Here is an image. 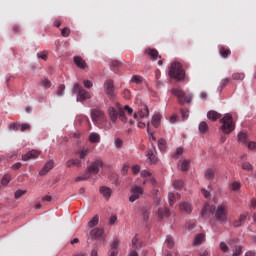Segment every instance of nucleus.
I'll use <instances>...</instances> for the list:
<instances>
[{
    "instance_id": "39",
    "label": "nucleus",
    "mask_w": 256,
    "mask_h": 256,
    "mask_svg": "<svg viewBox=\"0 0 256 256\" xmlns=\"http://www.w3.org/2000/svg\"><path fill=\"white\" fill-rule=\"evenodd\" d=\"M166 245L169 249H173V247H175V241L173 240V237L171 236L166 237Z\"/></svg>"
},
{
    "instance_id": "11",
    "label": "nucleus",
    "mask_w": 256,
    "mask_h": 256,
    "mask_svg": "<svg viewBox=\"0 0 256 256\" xmlns=\"http://www.w3.org/2000/svg\"><path fill=\"white\" fill-rule=\"evenodd\" d=\"M99 193L106 199V201H109L111 199V195H113V190L107 186H101L99 188Z\"/></svg>"
},
{
    "instance_id": "28",
    "label": "nucleus",
    "mask_w": 256,
    "mask_h": 256,
    "mask_svg": "<svg viewBox=\"0 0 256 256\" xmlns=\"http://www.w3.org/2000/svg\"><path fill=\"white\" fill-rule=\"evenodd\" d=\"M89 141L90 143H99V141H101V137L99 134L92 132L89 136Z\"/></svg>"
},
{
    "instance_id": "45",
    "label": "nucleus",
    "mask_w": 256,
    "mask_h": 256,
    "mask_svg": "<svg viewBox=\"0 0 256 256\" xmlns=\"http://www.w3.org/2000/svg\"><path fill=\"white\" fill-rule=\"evenodd\" d=\"M26 194H27V190H16V192L14 194V198L21 199V196L26 195Z\"/></svg>"
},
{
    "instance_id": "34",
    "label": "nucleus",
    "mask_w": 256,
    "mask_h": 256,
    "mask_svg": "<svg viewBox=\"0 0 256 256\" xmlns=\"http://www.w3.org/2000/svg\"><path fill=\"white\" fill-rule=\"evenodd\" d=\"M159 123H161V115L156 114L152 118V125L157 129V127H159Z\"/></svg>"
},
{
    "instance_id": "31",
    "label": "nucleus",
    "mask_w": 256,
    "mask_h": 256,
    "mask_svg": "<svg viewBox=\"0 0 256 256\" xmlns=\"http://www.w3.org/2000/svg\"><path fill=\"white\" fill-rule=\"evenodd\" d=\"M230 83H231V78H225L221 80L220 86L218 88L219 91H223V89H225V87H227Z\"/></svg>"
},
{
    "instance_id": "14",
    "label": "nucleus",
    "mask_w": 256,
    "mask_h": 256,
    "mask_svg": "<svg viewBox=\"0 0 256 256\" xmlns=\"http://www.w3.org/2000/svg\"><path fill=\"white\" fill-rule=\"evenodd\" d=\"M171 215L169 208H159L157 211V217L159 221H163V219H167Z\"/></svg>"
},
{
    "instance_id": "42",
    "label": "nucleus",
    "mask_w": 256,
    "mask_h": 256,
    "mask_svg": "<svg viewBox=\"0 0 256 256\" xmlns=\"http://www.w3.org/2000/svg\"><path fill=\"white\" fill-rule=\"evenodd\" d=\"M10 181H11V175L6 174L1 179V185H9Z\"/></svg>"
},
{
    "instance_id": "51",
    "label": "nucleus",
    "mask_w": 256,
    "mask_h": 256,
    "mask_svg": "<svg viewBox=\"0 0 256 256\" xmlns=\"http://www.w3.org/2000/svg\"><path fill=\"white\" fill-rule=\"evenodd\" d=\"M173 186H174L175 189H182L183 188V181L176 180V181H174Z\"/></svg>"
},
{
    "instance_id": "6",
    "label": "nucleus",
    "mask_w": 256,
    "mask_h": 256,
    "mask_svg": "<svg viewBox=\"0 0 256 256\" xmlns=\"http://www.w3.org/2000/svg\"><path fill=\"white\" fill-rule=\"evenodd\" d=\"M73 93H76L77 101L83 103V101H87V99H91L93 94L89 93L87 90L83 89L79 84H74Z\"/></svg>"
},
{
    "instance_id": "38",
    "label": "nucleus",
    "mask_w": 256,
    "mask_h": 256,
    "mask_svg": "<svg viewBox=\"0 0 256 256\" xmlns=\"http://www.w3.org/2000/svg\"><path fill=\"white\" fill-rule=\"evenodd\" d=\"M8 129L10 131H19L21 129V124H19L18 122H14V123H11L9 126H8Z\"/></svg>"
},
{
    "instance_id": "1",
    "label": "nucleus",
    "mask_w": 256,
    "mask_h": 256,
    "mask_svg": "<svg viewBox=\"0 0 256 256\" xmlns=\"http://www.w3.org/2000/svg\"><path fill=\"white\" fill-rule=\"evenodd\" d=\"M101 167H103V161L99 159L95 160L86 168V172L82 176L75 178V182L79 183V181H87V179H90L91 175H97Z\"/></svg>"
},
{
    "instance_id": "35",
    "label": "nucleus",
    "mask_w": 256,
    "mask_h": 256,
    "mask_svg": "<svg viewBox=\"0 0 256 256\" xmlns=\"http://www.w3.org/2000/svg\"><path fill=\"white\" fill-rule=\"evenodd\" d=\"M80 159H85L87 155H89V148H82L80 151L77 152Z\"/></svg>"
},
{
    "instance_id": "26",
    "label": "nucleus",
    "mask_w": 256,
    "mask_h": 256,
    "mask_svg": "<svg viewBox=\"0 0 256 256\" xmlns=\"http://www.w3.org/2000/svg\"><path fill=\"white\" fill-rule=\"evenodd\" d=\"M189 160H183L180 161L178 164L179 169H181L182 171H189Z\"/></svg>"
},
{
    "instance_id": "3",
    "label": "nucleus",
    "mask_w": 256,
    "mask_h": 256,
    "mask_svg": "<svg viewBox=\"0 0 256 256\" xmlns=\"http://www.w3.org/2000/svg\"><path fill=\"white\" fill-rule=\"evenodd\" d=\"M220 123H222L221 130L225 135H229L232 131H235V123L233 122V116L231 114H225L222 119H220Z\"/></svg>"
},
{
    "instance_id": "32",
    "label": "nucleus",
    "mask_w": 256,
    "mask_h": 256,
    "mask_svg": "<svg viewBox=\"0 0 256 256\" xmlns=\"http://www.w3.org/2000/svg\"><path fill=\"white\" fill-rule=\"evenodd\" d=\"M199 131L203 134L207 133L209 131V125H207V122L202 121L199 124Z\"/></svg>"
},
{
    "instance_id": "27",
    "label": "nucleus",
    "mask_w": 256,
    "mask_h": 256,
    "mask_svg": "<svg viewBox=\"0 0 256 256\" xmlns=\"http://www.w3.org/2000/svg\"><path fill=\"white\" fill-rule=\"evenodd\" d=\"M241 190V183L234 181L230 184V191H234L235 193Z\"/></svg>"
},
{
    "instance_id": "30",
    "label": "nucleus",
    "mask_w": 256,
    "mask_h": 256,
    "mask_svg": "<svg viewBox=\"0 0 256 256\" xmlns=\"http://www.w3.org/2000/svg\"><path fill=\"white\" fill-rule=\"evenodd\" d=\"M205 241V234H198L194 238V245H201Z\"/></svg>"
},
{
    "instance_id": "59",
    "label": "nucleus",
    "mask_w": 256,
    "mask_h": 256,
    "mask_svg": "<svg viewBox=\"0 0 256 256\" xmlns=\"http://www.w3.org/2000/svg\"><path fill=\"white\" fill-rule=\"evenodd\" d=\"M122 95L124 99H131V91L127 89L123 91Z\"/></svg>"
},
{
    "instance_id": "33",
    "label": "nucleus",
    "mask_w": 256,
    "mask_h": 256,
    "mask_svg": "<svg viewBox=\"0 0 256 256\" xmlns=\"http://www.w3.org/2000/svg\"><path fill=\"white\" fill-rule=\"evenodd\" d=\"M96 225H99V216L95 215L89 222L88 227L93 228L96 227Z\"/></svg>"
},
{
    "instance_id": "9",
    "label": "nucleus",
    "mask_w": 256,
    "mask_h": 256,
    "mask_svg": "<svg viewBox=\"0 0 256 256\" xmlns=\"http://www.w3.org/2000/svg\"><path fill=\"white\" fill-rule=\"evenodd\" d=\"M145 117H149V107H147V105L142 106V108L133 115V119H136V121L145 119Z\"/></svg>"
},
{
    "instance_id": "47",
    "label": "nucleus",
    "mask_w": 256,
    "mask_h": 256,
    "mask_svg": "<svg viewBox=\"0 0 256 256\" xmlns=\"http://www.w3.org/2000/svg\"><path fill=\"white\" fill-rule=\"evenodd\" d=\"M243 253V246H236L232 256H240Z\"/></svg>"
},
{
    "instance_id": "58",
    "label": "nucleus",
    "mask_w": 256,
    "mask_h": 256,
    "mask_svg": "<svg viewBox=\"0 0 256 256\" xmlns=\"http://www.w3.org/2000/svg\"><path fill=\"white\" fill-rule=\"evenodd\" d=\"M115 147H117V149H121V147H123V140H121L120 138H117L115 140Z\"/></svg>"
},
{
    "instance_id": "5",
    "label": "nucleus",
    "mask_w": 256,
    "mask_h": 256,
    "mask_svg": "<svg viewBox=\"0 0 256 256\" xmlns=\"http://www.w3.org/2000/svg\"><path fill=\"white\" fill-rule=\"evenodd\" d=\"M171 93L177 97L178 103L181 105H183V103H191V101H193V94H185V92L179 88H173Z\"/></svg>"
},
{
    "instance_id": "29",
    "label": "nucleus",
    "mask_w": 256,
    "mask_h": 256,
    "mask_svg": "<svg viewBox=\"0 0 256 256\" xmlns=\"http://www.w3.org/2000/svg\"><path fill=\"white\" fill-rule=\"evenodd\" d=\"M147 157H148L149 163H157V156H155V153L153 152V150H148Z\"/></svg>"
},
{
    "instance_id": "23",
    "label": "nucleus",
    "mask_w": 256,
    "mask_h": 256,
    "mask_svg": "<svg viewBox=\"0 0 256 256\" xmlns=\"http://www.w3.org/2000/svg\"><path fill=\"white\" fill-rule=\"evenodd\" d=\"M219 53H220L221 57H223V59H227V57H229V55H231V50L225 46H221L219 49Z\"/></svg>"
},
{
    "instance_id": "62",
    "label": "nucleus",
    "mask_w": 256,
    "mask_h": 256,
    "mask_svg": "<svg viewBox=\"0 0 256 256\" xmlns=\"http://www.w3.org/2000/svg\"><path fill=\"white\" fill-rule=\"evenodd\" d=\"M141 175H142V177H145V179H147V177H151V172H149L147 170H142Z\"/></svg>"
},
{
    "instance_id": "53",
    "label": "nucleus",
    "mask_w": 256,
    "mask_h": 256,
    "mask_svg": "<svg viewBox=\"0 0 256 256\" xmlns=\"http://www.w3.org/2000/svg\"><path fill=\"white\" fill-rule=\"evenodd\" d=\"M179 155H183V148H181V147L177 148L176 153L173 154L172 157L174 159H178Z\"/></svg>"
},
{
    "instance_id": "36",
    "label": "nucleus",
    "mask_w": 256,
    "mask_h": 256,
    "mask_svg": "<svg viewBox=\"0 0 256 256\" xmlns=\"http://www.w3.org/2000/svg\"><path fill=\"white\" fill-rule=\"evenodd\" d=\"M215 177V172L212 169H208L205 172V179H208V181H213Z\"/></svg>"
},
{
    "instance_id": "2",
    "label": "nucleus",
    "mask_w": 256,
    "mask_h": 256,
    "mask_svg": "<svg viewBox=\"0 0 256 256\" xmlns=\"http://www.w3.org/2000/svg\"><path fill=\"white\" fill-rule=\"evenodd\" d=\"M169 76L171 79H176V81H183L185 79V70L179 62H173L169 69Z\"/></svg>"
},
{
    "instance_id": "20",
    "label": "nucleus",
    "mask_w": 256,
    "mask_h": 256,
    "mask_svg": "<svg viewBox=\"0 0 256 256\" xmlns=\"http://www.w3.org/2000/svg\"><path fill=\"white\" fill-rule=\"evenodd\" d=\"M119 247V240L115 239L113 240L111 244L110 254L109 256H117L119 255V251H117V248Z\"/></svg>"
},
{
    "instance_id": "13",
    "label": "nucleus",
    "mask_w": 256,
    "mask_h": 256,
    "mask_svg": "<svg viewBox=\"0 0 256 256\" xmlns=\"http://www.w3.org/2000/svg\"><path fill=\"white\" fill-rule=\"evenodd\" d=\"M41 155V152L37 150H31L28 153L22 155V161H29V159H37Z\"/></svg>"
},
{
    "instance_id": "55",
    "label": "nucleus",
    "mask_w": 256,
    "mask_h": 256,
    "mask_svg": "<svg viewBox=\"0 0 256 256\" xmlns=\"http://www.w3.org/2000/svg\"><path fill=\"white\" fill-rule=\"evenodd\" d=\"M220 249L223 251V253H227V251H229V246H227L225 242H221Z\"/></svg>"
},
{
    "instance_id": "17",
    "label": "nucleus",
    "mask_w": 256,
    "mask_h": 256,
    "mask_svg": "<svg viewBox=\"0 0 256 256\" xmlns=\"http://www.w3.org/2000/svg\"><path fill=\"white\" fill-rule=\"evenodd\" d=\"M145 53L153 59V61H157V59H161V56H159V52L157 49L148 48L145 50Z\"/></svg>"
},
{
    "instance_id": "57",
    "label": "nucleus",
    "mask_w": 256,
    "mask_h": 256,
    "mask_svg": "<svg viewBox=\"0 0 256 256\" xmlns=\"http://www.w3.org/2000/svg\"><path fill=\"white\" fill-rule=\"evenodd\" d=\"M168 199H169L170 205H173L175 203V193H169Z\"/></svg>"
},
{
    "instance_id": "40",
    "label": "nucleus",
    "mask_w": 256,
    "mask_h": 256,
    "mask_svg": "<svg viewBox=\"0 0 256 256\" xmlns=\"http://www.w3.org/2000/svg\"><path fill=\"white\" fill-rule=\"evenodd\" d=\"M241 168L244 170V171H253V165H251V163L249 162H243L241 164Z\"/></svg>"
},
{
    "instance_id": "7",
    "label": "nucleus",
    "mask_w": 256,
    "mask_h": 256,
    "mask_svg": "<svg viewBox=\"0 0 256 256\" xmlns=\"http://www.w3.org/2000/svg\"><path fill=\"white\" fill-rule=\"evenodd\" d=\"M104 91L109 99L115 98V85L113 80H106L104 83Z\"/></svg>"
},
{
    "instance_id": "63",
    "label": "nucleus",
    "mask_w": 256,
    "mask_h": 256,
    "mask_svg": "<svg viewBox=\"0 0 256 256\" xmlns=\"http://www.w3.org/2000/svg\"><path fill=\"white\" fill-rule=\"evenodd\" d=\"M124 111H127L128 115H133V108L129 107V105L124 106Z\"/></svg>"
},
{
    "instance_id": "22",
    "label": "nucleus",
    "mask_w": 256,
    "mask_h": 256,
    "mask_svg": "<svg viewBox=\"0 0 256 256\" xmlns=\"http://www.w3.org/2000/svg\"><path fill=\"white\" fill-rule=\"evenodd\" d=\"M74 63L79 67V69H85V67H87V64L83 61V58L79 56L74 57Z\"/></svg>"
},
{
    "instance_id": "37",
    "label": "nucleus",
    "mask_w": 256,
    "mask_h": 256,
    "mask_svg": "<svg viewBox=\"0 0 256 256\" xmlns=\"http://www.w3.org/2000/svg\"><path fill=\"white\" fill-rule=\"evenodd\" d=\"M232 79L234 81H243L245 79V74L244 73H234V74H232Z\"/></svg>"
},
{
    "instance_id": "52",
    "label": "nucleus",
    "mask_w": 256,
    "mask_h": 256,
    "mask_svg": "<svg viewBox=\"0 0 256 256\" xmlns=\"http://www.w3.org/2000/svg\"><path fill=\"white\" fill-rule=\"evenodd\" d=\"M131 81H132V83L139 84V83H141V81H143V77L135 75L132 77Z\"/></svg>"
},
{
    "instance_id": "16",
    "label": "nucleus",
    "mask_w": 256,
    "mask_h": 256,
    "mask_svg": "<svg viewBox=\"0 0 256 256\" xmlns=\"http://www.w3.org/2000/svg\"><path fill=\"white\" fill-rule=\"evenodd\" d=\"M54 167L53 160L48 161L44 167L39 171V175L44 176L50 172L51 169Z\"/></svg>"
},
{
    "instance_id": "44",
    "label": "nucleus",
    "mask_w": 256,
    "mask_h": 256,
    "mask_svg": "<svg viewBox=\"0 0 256 256\" xmlns=\"http://www.w3.org/2000/svg\"><path fill=\"white\" fill-rule=\"evenodd\" d=\"M139 237L136 235L132 238V247L134 249H139V247H141L139 244Z\"/></svg>"
},
{
    "instance_id": "24",
    "label": "nucleus",
    "mask_w": 256,
    "mask_h": 256,
    "mask_svg": "<svg viewBox=\"0 0 256 256\" xmlns=\"http://www.w3.org/2000/svg\"><path fill=\"white\" fill-rule=\"evenodd\" d=\"M238 141H239V143H242L243 145H247L249 143V138L247 137V133L240 132L238 134Z\"/></svg>"
},
{
    "instance_id": "4",
    "label": "nucleus",
    "mask_w": 256,
    "mask_h": 256,
    "mask_svg": "<svg viewBox=\"0 0 256 256\" xmlns=\"http://www.w3.org/2000/svg\"><path fill=\"white\" fill-rule=\"evenodd\" d=\"M227 211H228V207H227V204L225 203H222L217 208L214 206L213 213L218 223H225L227 221Z\"/></svg>"
},
{
    "instance_id": "49",
    "label": "nucleus",
    "mask_w": 256,
    "mask_h": 256,
    "mask_svg": "<svg viewBox=\"0 0 256 256\" xmlns=\"http://www.w3.org/2000/svg\"><path fill=\"white\" fill-rule=\"evenodd\" d=\"M61 35L62 37H69V35H71V29H69V27L63 28L61 31Z\"/></svg>"
},
{
    "instance_id": "41",
    "label": "nucleus",
    "mask_w": 256,
    "mask_h": 256,
    "mask_svg": "<svg viewBox=\"0 0 256 256\" xmlns=\"http://www.w3.org/2000/svg\"><path fill=\"white\" fill-rule=\"evenodd\" d=\"M158 148L160 149V151H165V149L167 148V142L165 141V139H160L158 141Z\"/></svg>"
},
{
    "instance_id": "64",
    "label": "nucleus",
    "mask_w": 256,
    "mask_h": 256,
    "mask_svg": "<svg viewBox=\"0 0 256 256\" xmlns=\"http://www.w3.org/2000/svg\"><path fill=\"white\" fill-rule=\"evenodd\" d=\"M248 149H251V150H253V149H256V142H248Z\"/></svg>"
},
{
    "instance_id": "25",
    "label": "nucleus",
    "mask_w": 256,
    "mask_h": 256,
    "mask_svg": "<svg viewBox=\"0 0 256 256\" xmlns=\"http://www.w3.org/2000/svg\"><path fill=\"white\" fill-rule=\"evenodd\" d=\"M180 211H184V213H191L193 211V208L191 207V204L188 202H184L180 204Z\"/></svg>"
},
{
    "instance_id": "54",
    "label": "nucleus",
    "mask_w": 256,
    "mask_h": 256,
    "mask_svg": "<svg viewBox=\"0 0 256 256\" xmlns=\"http://www.w3.org/2000/svg\"><path fill=\"white\" fill-rule=\"evenodd\" d=\"M31 129V125H29V124H21L20 125V131H22V133L23 132H25V131H29Z\"/></svg>"
},
{
    "instance_id": "60",
    "label": "nucleus",
    "mask_w": 256,
    "mask_h": 256,
    "mask_svg": "<svg viewBox=\"0 0 256 256\" xmlns=\"http://www.w3.org/2000/svg\"><path fill=\"white\" fill-rule=\"evenodd\" d=\"M84 87H86V89H91V87H93V82L84 80Z\"/></svg>"
},
{
    "instance_id": "19",
    "label": "nucleus",
    "mask_w": 256,
    "mask_h": 256,
    "mask_svg": "<svg viewBox=\"0 0 256 256\" xmlns=\"http://www.w3.org/2000/svg\"><path fill=\"white\" fill-rule=\"evenodd\" d=\"M108 113H109L111 122L115 123V121H117V118L119 117V111H117L114 107H109Z\"/></svg>"
},
{
    "instance_id": "46",
    "label": "nucleus",
    "mask_w": 256,
    "mask_h": 256,
    "mask_svg": "<svg viewBox=\"0 0 256 256\" xmlns=\"http://www.w3.org/2000/svg\"><path fill=\"white\" fill-rule=\"evenodd\" d=\"M118 117L122 123H127V116L125 115V112L123 110H119Z\"/></svg>"
},
{
    "instance_id": "21",
    "label": "nucleus",
    "mask_w": 256,
    "mask_h": 256,
    "mask_svg": "<svg viewBox=\"0 0 256 256\" xmlns=\"http://www.w3.org/2000/svg\"><path fill=\"white\" fill-rule=\"evenodd\" d=\"M83 163L79 159H70L66 162V167H82Z\"/></svg>"
},
{
    "instance_id": "48",
    "label": "nucleus",
    "mask_w": 256,
    "mask_h": 256,
    "mask_svg": "<svg viewBox=\"0 0 256 256\" xmlns=\"http://www.w3.org/2000/svg\"><path fill=\"white\" fill-rule=\"evenodd\" d=\"M41 85L44 89H49L51 88V81H49V79H44L41 81Z\"/></svg>"
},
{
    "instance_id": "50",
    "label": "nucleus",
    "mask_w": 256,
    "mask_h": 256,
    "mask_svg": "<svg viewBox=\"0 0 256 256\" xmlns=\"http://www.w3.org/2000/svg\"><path fill=\"white\" fill-rule=\"evenodd\" d=\"M181 115L183 121L189 119V110L188 109H181Z\"/></svg>"
},
{
    "instance_id": "12",
    "label": "nucleus",
    "mask_w": 256,
    "mask_h": 256,
    "mask_svg": "<svg viewBox=\"0 0 256 256\" xmlns=\"http://www.w3.org/2000/svg\"><path fill=\"white\" fill-rule=\"evenodd\" d=\"M105 231L102 228H94L91 230L90 235L93 239H105Z\"/></svg>"
},
{
    "instance_id": "43",
    "label": "nucleus",
    "mask_w": 256,
    "mask_h": 256,
    "mask_svg": "<svg viewBox=\"0 0 256 256\" xmlns=\"http://www.w3.org/2000/svg\"><path fill=\"white\" fill-rule=\"evenodd\" d=\"M38 59H42L43 61H47L49 57V52L43 51L37 54Z\"/></svg>"
},
{
    "instance_id": "10",
    "label": "nucleus",
    "mask_w": 256,
    "mask_h": 256,
    "mask_svg": "<svg viewBox=\"0 0 256 256\" xmlns=\"http://www.w3.org/2000/svg\"><path fill=\"white\" fill-rule=\"evenodd\" d=\"M214 208L215 206H211L206 203L201 212V216L203 217V219H209L211 215H214V212H213Z\"/></svg>"
},
{
    "instance_id": "56",
    "label": "nucleus",
    "mask_w": 256,
    "mask_h": 256,
    "mask_svg": "<svg viewBox=\"0 0 256 256\" xmlns=\"http://www.w3.org/2000/svg\"><path fill=\"white\" fill-rule=\"evenodd\" d=\"M63 91H65V85L62 84V85L59 86V88L57 90V96L62 97Z\"/></svg>"
},
{
    "instance_id": "15",
    "label": "nucleus",
    "mask_w": 256,
    "mask_h": 256,
    "mask_svg": "<svg viewBox=\"0 0 256 256\" xmlns=\"http://www.w3.org/2000/svg\"><path fill=\"white\" fill-rule=\"evenodd\" d=\"M92 121H103L105 119V113L101 110H93L91 113Z\"/></svg>"
},
{
    "instance_id": "8",
    "label": "nucleus",
    "mask_w": 256,
    "mask_h": 256,
    "mask_svg": "<svg viewBox=\"0 0 256 256\" xmlns=\"http://www.w3.org/2000/svg\"><path fill=\"white\" fill-rule=\"evenodd\" d=\"M131 193L132 195L129 197V201L131 203H135V201H137V199H139L141 195H143V188H141L140 186H133L131 188Z\"/></svg>"
},
{
    "instance_id": "18",
    "label": "nucleus",
    "mask_w": 256,
    "mask_h": 256,
    "mask_svg": "<svg viewBox=\"0 0 256 256\" xmlns=\"http://www.w3.org/2000/svg\"><path fill=\"white\" fill-rule=\"evenodd\" d=\"M221 117H222V114L217 112V111H215V110H210L207 113V118L210 121H217V119H221Z\"/></svg>"
},
{
    "instance_id": "61",
    "label": "nucleus",
    "mask_w": 256,
    "mask_h": 256,
    "mask_svg": "<svg viewBox=\"0 0 256 256\" xmlns=\"http://www.w3.org/2000/svg\"><path fill=\"white\" fill-rule=\"evenodd\" d=\"M142 215H143L144 221H149V211L148 210H143Z\"/></svg>"
}]
</instances>
